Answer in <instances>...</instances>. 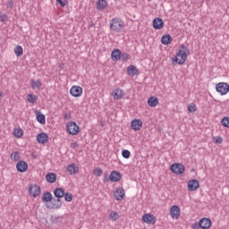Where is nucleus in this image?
<instances>
[{
  "label": "nucleus",
  "mask_w": 229,
  "mask_h": 229,
  "mask_svg": "<svg viewBox=\"0 0 229 229\" xmlns=\"http://www.w3.org/2000/svg\"><path fill=\"white\" fill-rule=\"evenodd\" d=\"M187 53H189V48L185 45H181L174 62H176L179 65H183L187 60Z\"/></svg>",
  "instance_id": "obj_1"
},
{
  "label": "nucleus",
  "mask_w": 229,
  "mask_h": 229,
  "mask_svg": "<svg viewBox=\"0 0 229 229\" xmlns=\"http://www.w3.org/2000/svg\"><path fill=\"white\" fill-rule=\"evenodd\" d=\"M124 26V21L121 18H113L110 21V30L111 31H114V33L123 31Z\"/></svg>",
  "instance_id": "obj_2"
},
{
  "label": "nucleus",
  "mask_w": 229,
  "mask_h": 229,
  "mask_svg": "<svg viewBox=\"0 0 229 229\" xmlns=\"http://www.w3.org/2000/svg\"><path fill=\"white\" fill-rule=\"evenodd\" d=\"M66 131L70 135H78L80 133V126L75 122H68L66 124Z\"/></svg>",
  "instance_id": "obj_3"
},
{
  "label": "nucleus",
  "mask_w": 229,
  "mask_h": 229,
  "mask_svg": "<svg viewBox=\"0 0 229 229\" xmlns=\"http://www.w3.org/2000/svg\"><path fill=\"white\" fill-rule=\"evenodd\" d=\"M216 92L221 96H226L229 92V85L226 82H219L216 85Z\"/></svg>",
  "instance_id": "obj_4"
},
{
  "label": "nucleus",
  "mask_w": 229,
  "mask_h": 229,
  "mask_svg": "<svg viewBox=\"0 0 229 229\" xmlns=\"http://www.w3.org/2000/svg\"><path fill=\"white\" fill-rule=\"evenodd\" d=\"M171 171L174 174H183L185 173V166L180 163H174L171 165Z\"/></svg>",
  "instance_id": "obj_5"
},
{
  "label": "nucleus",
  "mask_w": 229,
  "mask_h": 229,
  "mask_svg": "<svg viewBox=\"0 0 229 229\" xmlns=\"http://www.w3.org/2000/svg\"><path fill=\"white\" fill-rule=\"evenodd\" d=\"M114 196L116 201H123V199H124V196H126L124 188L123 187L116 188L115 191H114Z\"/></svg>",
  "instance_id": "obj_6"
},
{
  "label": "nucleus",
  "mask_w": 229,
  "mask_h": 229,
  "mask_svg": "<svg viewBox=\"0 0 229 229\" xmlns=\"http://www.w3.org/2000/svg\"><path fill=\"white\" fill-rule=\"evenodd\" d=\"M42 190L40 189V186L37 185V184H31L29 187V193L30 196H32L33 198H37V196H38L40 194V191Z\"/></svg>",
  "instance_id": "obj_7"
},
{
  "label": "nucleus",
  "mask_w": 229,
  "mask_h": 229,
  "mask_svg": "<svg viewBox=\"0 0 229 229\" xmlns=\"http://www.w3.org/2000/svg\"><path fill=\"white\" fill-rule=\"evenodd\" d=\"M142 221L147 225H155L157 223V217H155V215L145 214L142 216Z\"/></svg>",
  "instance_id": "obj_8"
},
{
  "label": "nucleus",
  "mask_w": 229,
  "mask_h": 229,
  "mask_svg": "<svg viewBox=\"0 0 229 229\" xmlns=\"http://www.w3.org/2000/svg\"><path fill=\"white\" fill-rule=\"evenodd\" d=\"M70 94L73 98H80L83 94V89L80 86H73L70 89Z\"/></svg>",
  "instance_id": "obj_9"
},
{
  "label": "nucleus",
  "mask_w": 229,
  "mask_h": 229,
  "mask_svg": "<svg viewBox=\"0 0 229 229\" xmlns=\"http://www.w3.org/2000/svg\"><path fill=\"white\" fill-rule=\"evenodd\" d=\"M199 228H202V229H208L210 228V226H212V220L207 217L201 218L199 221Z\"/></svg>",
  "instance_id": "obj_10"
},
{
  "label": "nucleus",
  "mask_w": 229,
  "mask_h": 229,
  "mask_svg": "<svg viewBox=\"0 0 229 229\" xmlns=\"http://www.w3.org/2000/svg\"><path fill=\"white\" fill-rule=\"evenodd\" d=\"M188 189L191 192H194V191H198L199 189V182L196 179H191L188 182Z\"/></svg>",
  "instance_id": "obj_11"
},
{
  "label": "nucleus",
  "mask_w": 229,
  "mask_h": 229,
  "mask_svg": "<svg viewBox=\"0 0 229 229\" xmlns=\"http://www.w3.org/2000/svg\"><path fill=\"white\" fill-rule=\"evenodd\" d=\"M37 140L38 144H47L49 142V135L46 132H41L38 134Z\"/></svg>",
  "instance_id": "obj_12"
},
{
  "label": "nucleus",
  "mask_w": 229,
  "mask_h": 229,
  "mask_svg": "<svg viewBox=\"0 0 229 229\" xmlns=\"http://www.w3.org/2000/svg\"><path fill=\"white\" fill-rule=\"evenodd\" d=\"M16 169L18 173H26L28 171V163L23 160L19 161L16 164Z\"/></svg>",
  "instance_id": "obj_13"
},
{
  "label": "nucleus",
  "mask_w": 229,
  "mask_h": 229,
  "mask_svg": "<svg viewBox=\"0 0 229 229\" xmlns=\"http://www.w3.org/2000/svg\"><path fill=\"white\" fill-rule=\"evenodd\" d=\"M170 216L172 219H180V207L173 206L170 208Z\"/></svg>",
  "instance_id": "obj_14"
},
{
  "label": "nucleus",
  "mask_w": 229,
  "mask_h": 229,
  "mask_svg": "<svg viewBox=\"0 0 229 229\" xmlns=\"http://www.w3.org/2000/svg\"><path fill=\"white\" fill-rule=\"evenodd\" d=\"M154 30H162L164 28V20L162 18H156L153 21Z\"/></svg>",
  "instance_id": "obj_15"
},
{
  "label": "nucleus",
  "mask_w": 229,
  "mask_h": 229,
  "mask_svg": "<svg viewBox=\"0 0 229 229\" xmlns=\"http://www.w3.org/2000/svg\"><path fill=\"white\" fill-rule=\"evenodd\" d=\"M61 198H57L55 199V203L52 206L47 205V208H51L52 210H58L62 208V199Z\"/></svg>",
  "instance_id": "obj_16"
},
{
  "label": "nucleus",
  "mask_w": 229,
  "mask_h": 229,
  "mask_svg": "<svg viewBox=\"0 0 229 229\" xmlns=\"http://www.w3.org/2000/svg\"><path fill=\"white\" fill-rule=\"evenodd\" d=\"M111 96H113L114 99L119 100L124 96V91L121 89H116L113 90Z\"/></svg>",
  "instance_id": "obj_17"
},
{
  "label": "nucleus",
  "mask_w": 229,
  "mask_h": 229,
  "mask_svg": "<svg viewBox=\"0 0 229 229\" xmlns=\"http://www.w3.org/2000/svg\"><path fill=\"white\" fill-rule=\"evenodd\" d=\"M121 50L119 49H114L111 53V58L113 62H119L121 60Z\"/></svg>",
  "instance_id": "obj_18"
},
{
  "label": "nucleus",
  "mask_w": 229,
  "mask_h": 229,
  "mask_svg": "<svg viewBox=\"0 0 229 229\" xmlns=\"http://www.w3.org/2000/svg\"><path fill=\"white\" fill-rule=\"evenodd\" d=\"M131 126L132 130H134L135 131H139V130H140V128L142 127V120H133L131 123Z\"/></svg>",
  "instance_id": "obj_19"
},
{
  "label": "nucleus",
  "mask_w": 229,
  "mask_h": 229,
  "mask_svg": "<svg viewBox=\"0 0 229 229\" xmlns=\"http://www.w3.org/2000/svg\"><path fill=\"white\" fill-rule=\"evenodd\" d=\"M109 180L110 182H119V180H121V173L117 172V171H113L110 175H109Z\"/></svg>",
  "instance_id": "obj_20"
},
{
  "label": "nucleus",
  "mask_w": 229,
  "mask_h": 229,
  "mask_svg": "<svg viewBox=\"0 0 229 229\" xmlns=\"http://www.w3.org/2000/svg\"><path fill=\"white\" fill-rule=\"evenodd\" d=\"M106 6H108L106 0H98L97 2V10H99V12H103Z\"/></svg>",
  "instance_id": "obj_21"
},
{
  "label": "nucleus",
  "mask_w": 229,
  "mask_h": 229,
  "mask_svg": "<svg viewBox=\"0 0 229 229\" xmlns=\"http://www.w3.org/2000/svg\"><path fill=\"white\" fill-rule=\"evenodd\" d=\"M137 72H139L137 66L130 65L127 67V74H129V76H136Z\"/></svg>",
  "instance_id": "obj_22"
},
{
  "label": "nucleus",
  "mask_w": 229,
  "mask_h": 229,
  "mask_svg": "<svg viewBox=\"0 0 229 229\" xmlns=\"http://www.w3.org/2000/svg\"><path fill=\"white\" fill-rule=\"evenodd\" d=\"M67 171H68L69 174H76V173H78L80 171V168L78 166H76L75 164H72L67 166Z\"/></svg>",
  "instance_id": "obj_23"
},
{
  "label": "nucleus",
  "mask_w": 229,
  "mask_h": 229,
  "mask_svg": "<svg viewBox=\"0 0 229 229\" xmlns=\"http://www.w3.org/2000/svg\"><path fill=\"white\" fill-rule=\"evenodd\" d=\"M172 40H173V38L169 34L164 35L161 38V43L164 44V46H169V44H171Z\"/></svg>",
  "instance_id": "obj_24"
},
{
  "label": "nucleus",
  "mask_w": 229,
  "mask_h": 229,
  "mask_svg": "<svg viewBox=\"0 0 229 229\" xmlns=\"http://www.w3.org/2000/svg\"><path fill=\"white\" fill-rule=\"evenodd\" d=\"M46 180L48 183H55L56 182V174L55 173H48L46 175Z\"/></svg>",
  "instance_id": "obj_25"
},
{
  "label": "nucleus",
  "mask_w": 229,
  "mask_h": 229,
  "mask_svg": "<svg viewBox=\"0 0 229 229\" xmlns=\"http://www.w3.org/2000/svg\"><path fill=\"white\" fill-rule=\"evenodd\" d=\"M54 195L55 198H64L65 196V190L64 188H56L54 191Z\"/></svg>",
  "instance_id": "obj_26"
},
{
  "label": "nucleus",
  "mask_w": 229,
  "mask_h": 229,
  "mask_svg": "<svg viewBox=\"0 0 229 229\" xmlns=\"http://www.w3.org/2000/svg\"><path fill=\"white\" fill-rule=\"evenodd\" d=\"M41 199L45 203H49V201H51L53 199V194H51V192H49V191H47L43 194Z\"/></svg>",
  "instance_id": "obj_27"
},
{
  "label": "nucleus",
  "mask_w": 229,
  "mask_h": 229,
  "mask_svg": "<svg viewBox=\"0 0 229 229\" xmlns=\"http://www.w3.org/2000/svg\"><path fill=\"white\" fill-rule=\"evenodd\" d=\"M148 106H157L158 105V98L157 97H150L148 100Z\"/></svg>",
  "instance_id": "obj_28"
},
{
  "label": "nucleus",
  "mask_w": 229,
  "mask_h": 229,
  "mask_svg": "<svg viewBox=\"0 0 229 229\" xmlns=\"http://www.w3.org/2000/svg\"><path fill=\"white\" fill-rule=\"evenodd\" d=\"M36 117L38 123H39L40 124H46V115L42 114V113L38 112Z\"/></svg>",
  "instance_id": "obj_29"
},
{
  "label": "nucleus",
  "mask_w": 229,
  "mask_h": 229,
  "mask_svg": "<svg viewBox=\"0 0 229 229\" xmlns=\"http://www.w3.org/2000/svg\"><path fill=\"white\" fill-rule=\"evenodd\" d=\"M14 54L16 56H22V55H24V49H22V47L18 45L14 48Z\"/></svg>",
  "instance_id": "obj_30"
},
{
  "label": "nucleus",
  "mask_w": 229,
  "mask_h": 229,
  "mask_svg": "<svg viewBox=\"0 0 229 229\" xmlns=\"http://www.w3.org/2000/svg\"><path fill=\"white\" fill-rule=\"evenodd\" d=\"M30 85L33 89H40L42 87V82L40 81V80H37V81L33 80L31 81Z\"/></svg>",
  "instance_id": "obj_31"
},
{
  "label": "nucleus",
  "mask_w": 229,
  "mask_h": 229,
  "mask_svg": "<svg viewBox=\"0 0 229 229\" xmlns=\"http://www.w3.org/2000/svg\"><path fill=\"white\" fill-rule=\"evenodd\" d=\"M11 160H13V162H19V160H21V153L18 151L13 152L11 154Z\"/></svg>",
  "instance_id": "obj_32"
},
{
  "label": "nucleus",
  "mask_w": 229,
  "mask_h": 229,
  "mask_svg": "<svg viewBox=\"0 0 229 229\" xmlns=\"http://www.w3.org/2000/svg\"><path fill=\"white\" fill-rule=\"evenodd\" d=\"M13 135H14V137H16V139H21V137H22V135H24V131H22V129H21V128L14 129Z\"/></svg>",
  "instance_id": "obj_33"
},
{
  "label": "nucleus",
  "mask_w": 229,
  "mask_h": 229,
  "mask_svg": "<svg viewBox=\"0 0 229 229\" xmlns=\"http://www.w3.org/2000/svg\"><path fill=\"white\" fill-rule=\"evenodd\" d=\"M37 95H33V94H29L27 96V100L29 101V103H31L32 105L37 103Z\"/></svg>",
  "instance_id": "obj_34"
},
{
  "label": "nucleus",
  "mask_w": 229,
  "mask_h": 229,
  "mask_svg": "<svg viewBox=\"0 0 229 229\" xmlns=\"http://www.w3.org/2000/svg\"><path fill=\"white\" fill-rule=\"evenodd\" d=\"M109 218L111 221H117V219H119V213L112 211L109 215Z\"/></svg>",
  "instance_id": "obj_35"
},
{
  "label": "nucleus",
  "mask_w": 229,
  "mask_h": 229,
  "mask_svg": "<svg viewBox=\"0 0 229 229\" xmlns=\"http://www.w3.org/2000/svg\"><path fill=\"white\" fill-rule=\"evenodd\" d=\"M120 60H122L123 62H128V60H130V54L126 52L122 53Z\"/></svg>",
  "instance_id": "obj_36"
},
{
  "label": "nucleus",
  "mask_w": 229,
  "mask_h": 229,
  "mask_svg": "<svg viewBox=\"0 0 229 229\" xmlns=\"http://www.w3.org/2000/svg\"><path fill=\"white\" fill-rule=\"evenodd\" d=\"M222 126H225V128H229V116H225L221 121Z\"/></svg>",
  "instance_id": "obj_37"
},
{
  "label": "nucleus",
  "mask_w": 229,
  "mask_h": 229,
  "mask_svg": "<svg viewBox=\"0 0 229 229\" xmlns=\"http://www.w3.org/2000/svg\"><path fill=\"white\" fill-rule=\"evenodd\" d=\"M55 1L58 4H60L62 8H65V6L69 4V0H55Z\"/></svg>",
  "instance_id": "obj_38"
},
{
  "label": "nucleus",
  "mask_w": 229,
  "mask_h": 229,
  "mask_svg": "<svg viewBox=\"0 0 229 229\" xmlns=\"http://www.w3.org/2000/svg\"><path fill=\"white\" fill-rule=\"evenodd\" d=\"M198 110V107L196 106V104L191 103L188 106V111L191 112V114H193V112H196Z\"/></svg>",
  "instance_id": "obj_39"
},
{
  "label": "nucleus",
  "mask_w": 229,
  "mask_h": 229,
  "mask_svg": "<svg viewBox=\"0 0 229 229\" xmlns=\"http://www.w3.org/2000/svg\"><path fill=\"white\" fill-rule=\"evenodd\" d=\"M64 198L65 201H67L68 203H71V201H72V193H64Z\"/></svg>",
  "instance_id": "obj_40"
},
{
  "label": "nucleus",
  "mask_w": 229,
  "mask_h": 229,
  "mask_svg": "<svg viewBox=\"0 0 229 229\" xmlns=\"http://www.w3.org/2000/svg\"><path fill=\"white\" fill-rule=\"evenodd\" d=\"M130 155H131V153L130 150H128V149H123V150L122 151V157H123V158H130Z\"/></svg>",
  "instance_id": "obj_41"
},
{
  "label": "nucleus",
  "mask_w": 229,
  "mask_h": 229,
  "mask_svg": "<svg viewBox=\"0 0 229 229\" xmlns=\"http://www.w3.org/2000/svg\"><path fill=\"white\" fill-rule=\"evenodd\" d=\"M93 174L95 176H101V174H103V169H101L100 167H98L94 170Z\"/></svg>",
  "instance_id": "obj_42"
},
{
  "label": "nucleus",
  "mask_w": 229,
  "mask_h": 229,
  "mask_svg": "<svg viewBox=\"0 0 229 229\" xmlns=\"http://www.w3.org/2000/svg\"><path fill=\"white\" fill-rule=\"evenodd\" d=\"M8 20V16H6V14L3 13V14H0V21L1 22H5V21Z\"/></svg>",
  "instance_id": "obj_43"
},
{
  "label": "nucleus",
  "mask_w": 229,
  "mask_h": 229,
  "mask_svg": "<svg viewBox=\"0 0 229 229\" xmlns=\"http://www.w3.org/2000/svg\"><path fill=\"white\" fill-rule=\"evenodd\" d=\"M215 143L216 144H223V138H221L220 136L216 137L215 140Z\"/></svg>",
  "instance_id": "obj_44"
},
{
  "label": "nucleus",
  "mask_w": 229,
  "mask_h": 229,
  "mask_svg": "<svg viewBox=\"0 0 229 229\" xmlns=\"http://www.w3.org/2000/svg\"><path fill=\"white\" fill-rule=\"evenodd\" d=\"M110 180V176L108 177V174H104V182L105 183L108 182Z\"/></svg>",
  "instance_id": "obj_45"
},
{
  "label": "nucleus",
  "mask_w": 229,
  "mask_h": 229,
  "mask_svg": "<svg viewBox=\"0 0 229 229\" xmlns=\"http://www.w3.org/2000/svg\"><path fill=\"white\" fill-rule=\"evenodd\" d=\"M71 148H72L73 149H76V148H78V142L77 141H73L71 143Z\"/></svg>",
  "instance_id": "obj_46"
},
{
  "label": "nucleus",
  "mask_w": 229,
  "mask_h": 229,
  "mask_svg": "<svg viewBox=\"0 0 229 229\" xmlns=\"http://www.w3.org/2000/svg\"><path fill=\"white\" fill-rule=\"evenodd\" d=\"M64 119H66V120L71 119V113H64Z\"/></svg>",
  "instance_id": "obj_47"
},
{
  "label": "nucleus",
  "mask_w": 229,
  "mask_h": 229,
  "mask_svg": "<svg viewBox=\"0 0 229 229\" xmlns=\"http://www.w3.org/2000/svg\"><path fill=\"white\" fill-rule=\"evenodd\" d=\"M88 28L90 30V28H94V22L93 21H89L88 22Z\"/></svg>",
  "instance_id": "obj_48"
},
{
  "label": "nucleus",
  "mask_w": 229,
  "mask_h": 229,
  "mask_svg": "<svg viewBox=\"0 0 229 229\" xmlns=\"http://www.w3.org/2000/svg\"><path fill=\"white\" fill-rule=\"evenodd\" d=\"M7 6H9L10 8H13V1H9L7 3Z\"/></svg>",
  "instance_id": "obj_49"
},
{
  "label": "nucleus",
  "mask_w": 229,
  "mask_h": 229,
  "mask_svg": "<svg viewBox=\"0 0 229 229\" xmlns=\"http://www.w3.org/2000/svg\"><path fill=\"white\" fill-rule=\"evenodd\" d=\"M3 99V91L0 90V101Z\"/></svg>",
  "instance_id": "obj_50"
},
{
  "label": "nucleus",
  "mask_w": 229,
  "mask_h": 229,
  "mask_svg": "<svg viewBox=\"0 0 229 229\" xmlns=\"http://www.w3.org/2000/svg\"><path fill=\"white\" fill-rule=\"evenodd\" d=\"M192 228H194V229L198 228V224H194Z\"/></svg>",
  "instance_id": "obj_51"
}]
</instances>
